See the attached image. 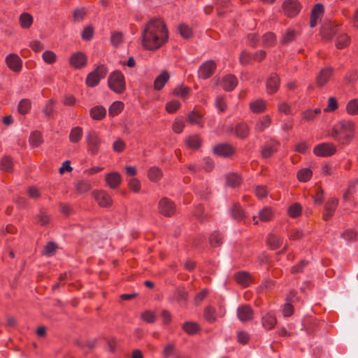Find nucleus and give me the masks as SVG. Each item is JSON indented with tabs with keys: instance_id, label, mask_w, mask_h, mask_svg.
Wrapping results in <instances>:
<instances>
[{
	"instance_id": "16",
	"label": "nucleus",
	"mask_w": 358,
	"mask_h": 358,
	"mask_svg": "<svg viewBox=\"0 0 358 358\" xmlns=\"http://www.w3.org/2000/svg\"><path fill=\"white\" fill-rule=\"evenodd\" d=\"M338 200L336 198H330L324 204V212L323 213V220H329L334 214L338 206Z\"/></svg>"
},
{
	"instance_id": "56",
	"label": "nucleus",
	"mask_w": 358,
	"mask_h": 358,
	"mask_svg": "<svg viewBox=\"0 0 358 358\" xmlns=\"http://www.w3.org/2000/svg\"><path fill=\"white\" fill-rule=\"evenodd\" d=\"M94 29L91 25L85 27L81 34L82 39L84 41H90L94 36Z\"/></svg>"
},
{
	"instance_id": "25",
	"label": "nucleus",
	"mask_w": 358,
	"mask_h": 358,
	"mask_svg": "<svg viewBox=\"0 0 358 358\" xmlns=\"http://www.w3.org/2000/svg\"><path fill=\"white\" fill-rule=\"evenodd\" d=\"M90 115L94 120H101L106 115V109L101 105L95 106L90 109Z\"/></svg>"
},
{
	"instance_id": "64",
	"label": "nucleus",
	"mask_w": 358,
	"mask_h": 358,
	"mask_svg": "<svg viewBox=\"0 0 358 358\" xmlns=\"http://www.w3.org/2000/svg\"><path fill=\"white\" fill-rule=\"evenodd\" d=\"M43 59L45 62L52 64L56 61V55L50 50H46L43 53Z\"/></svg>"
},
{
	"instance_id": "12",
	"label": "nucleus",
	"mask_w": 358,
	"mask_h": 358,
	"mask_svg": "<svg viewBox=\"0 0 358 358\" xmlns=\"http://www.w3.org/2000/svg\"><path fill=\"white\" fill-rule=\"evenodd\" d=\"M69 64L76 69H80L86 66L87 57L86 55L80 51L73 53L69 59Z\"/></svg>"
},
{
	"instance_id": "18",
	"label": "nucleus",
	"mask_w": 358,
	"mask_h": 358,
	"mask_svg": "<svg viewBox=\"0 0 358 358\" xmlns=\"http://www.w3.org/2000/svg\"><path fill=\"white\" fill-rule=\"evenodd\" d=\"M280 84V80L276 73H271L266 80V90L270 94L278 92Z\"/></svg>"
},
{
	"instance_id": "31",
	"label": "nucleus",
	"mask_w": 358,
	"mask_h": 358,
	"mask_svg": "<svg viewBox=\"0 0 358 358\" xmlns=\"http://www.w3.org/2000/svg\"><path fill=\"white\" fill-rule=\"evenodd\" d=\"M271 123V120L268 115H264L259 118V121L256 123L255 129L257 132H263L268 128Z\"/></svg>"
},
{
	"instance_id": "26",
	"label": "nucleus",
	"mask_w": 358,
	"mask_h": 358,
	"mask_svg": "<svg viewBox=\"0 0 358 358\" xmlns=\"http://www.w3.org/2000/svg\"><path fill=\"white\" fill-rule=\"evenodd\" d=\"M230 213L231 217L237 221H241L245 217V210L238 203L233 204L230 209Z\"/></svg>"
},
{
	"instance_id": "1",
	"label": "nucleus",
	"mask_w": 358,
	"mask_h": 358,
	"mask_svg": "<svg viewBox=\"0 0 358 358\" xmlns=\"http://www.w3.org/2000/svg\"><path fill=\"white\" fill-rule=\"evenodd\" d=\"M142 45L150 51H155L165 45L169 40V31L161 19L150 20L142 31Z\"/></svg>"
},
{
	"instance_id": "37",
	"label": "nucleus",
	"mask_w": 358,
	"mask_h": 358,
	"mask_svg": "<svg viewBox=\"0 0 358 358\" xmlns=\"http://www.w3.org/2000/svg\"><path fill=\"white\" fill-rule=\"evenodd\" d=\"M350 38L348 34L342 33L338 35L336 39V47L338 49H343L350 44Z\"/></svg>"
},
{
	"instance_id": "52",
	"label": "nucleus",
	"mask_w": 358,
	"mask_h": 358,
	"mask_svg": "<svg viewBox=\"0 0 358 358\" xmlns=\"http://www.w3.org/2000/svg\"><path fill=\"white\" fill-rule=\"evenodd\" d=\"M226 183L231 187H236L240 185L241 179L236 174L229 173L227 176Z\"/></svg>"
},
{
	"instance_id": "2",
	"label": "nucleus",
	"mask_w": 358,
	"mask_h": 358,
	"mask_svg": "<svg viewBox=\"0 0 358 358\" xmlns=\"http://www.w3.org/2000/svg\"><path fill=\"white\" fill-rule=\"evenodd\" d=\"M355 122L343 120L338 122L332 128L331 137L341 145H349L355 138Z\"/></svg>"
},
{
	"instance_id": "5",
	"label": "nucleus",
	"mask_w": 358,
	"mask_h": 358,
	"mask_svg": "<svg viewBox=\"0 0 358 358\" xmlns=\"http://www.w3.org/2000/svg\"><path fill=\"white\" fill-rule=\"evenodd\" d=\"M85 140L88 152L91 155H96L101 144V139L99 134L94 130H90L87 132Z\"/></svg>"
},
{
	"instance_id": "58",
	"label": "nucleus",
	"mask_w": 358,
	"mask_h": 358,
	"mask_svg": "<svg viewBox=\"0 0 358 358\" xmlns=\"http://www.w3.org/2000/svg\"><path fill=\"white\" fill-rule=\"evenodd\" d=\"M123 41V34L120 31H115L111 34L110 42L113 45L117 47Z\"/></svg>"
},
{
	"instance_id": "23",
	"label": "nucleus",
	"mask_w": 358,
	"mask_h": 358,
	"mask_svg": "<svg viewBox=\"0 0 358 358\" xmlns=\"http://www.w3.org/2000/svg\"><path fill=\"white\" fill-rule=\"evenodd\" d=\"M234 278L238 285L246 287L250 285L251 274L245 271H238L234 274Z\"/></svg>"
},
{
	"instance_id": "43",
	"label": "nucleus",
	"mask_w": 358,
	"mask_h": 358,
	"mask_svg": "<svg viewBox=\"0 0 358 358\" xmlns=\"http://www.w3.org/2000/svg\"><path fill=\"white\" fill-rule=\"evenodd\" d=\"M20 26L23 29H29L33 23V17L28 13H23L19 18Z\"/></svg>"
},
{
	"instance_id": "35",
	"label": "nucleus",
	"mask_w": 358,
	"mask_h": 358,
	"mask_svg": "<svg viewBox=\"0 0 358 358\" xmlns=\"http://www.w3.org/2000/svg\"><path fill=\"white\" fill-rule=\"evenodd\" d=\"M186 145L193 150H198L201 148L202 141L198 135L189 136L186 139Z\"/></svg>"
},
{
	"instance_id": "57",
	"label": "nucleus",
	"mask_w": 358,
	"mask_h": 358,
	"mask_svg": "<svg viewBox=\"0 0 358 358\" xmlns=\"http://www.w3.org/2000/svg\"><path fill=\"white\" fill-rule=\"evenodd\" d=\"M55 103V101L52 99L48 100L46 103L45 107L43 108V113L45 114V117H50L53 115Z\"/></svg>"
},
{
	"instance_id": "38",
	"label": "nucleus",
	"mask_w": 358,
	"mask_h": 358,
	"mask_svg": "<svg viewBox=\"0 0 358 358\" xmlns=\"http://www.w3.org/2000/svg\"><path fill=\"white\" fill-rule=\"evenodd\" d=\"M31 107V101L29 99H22L18 103L17 110L21 115L29 113Z\"/></svg>"
},
{
	"instance_id": "40",
	"label": "nucleus",
	"mask_w": 358,
	"mask_h": 358,
	"mask_svg": "<svg viewBox=\"0 0 358 358\" xmlns=\"http://www.w3.org/2000/svg\"><path fill=\"white\" fill-rule=\"evenodd\" d=\"M124 109V103L120 101L113 102L108 109L109 115L111 117L119 115Z\"/></svg>"
},
{
	"instance_id": "45",
	"label": "nucleus",
	"mask_w": 358,
	"mask_h": 358,
	"mask_svg": "<svg viewBox=\"0 0 358 358\" xmlns=\"http://www.w3.org/2000/svg\"><path fill=\"white\" fill-rule=\"evenodd\" d=\"M273 217V212L270 207H264L259 213V218L262 222H268Z\"/></svg>"
},
{
	"instance_id": "59",
	"label": "nucleus",
	"mask_w": 358,
	"mask_h": 358,
	"mask_svg": "<svg viewBox=\"0 0 358 358\" xmlns=\"http://www.w3.org/2000/svg\"><path fill=\"white\" fill-rule=\"evenodd\" d=\"M303 237L304 233L300 229H292L289 233V238L292 241L301 240Z\"/></svg>"
},
{
	"instance_id": "6",
	"label": "nucleus",
	"mask_w": 358,
	"mask_h": 358,
	"mask_svg": "<svg viewBox=\"0 0 358 358\" xmlns=\"http://www.w3.org/2000/svg\"><path fill=\"white\" fill-rule=\"evenodd\" d=\"M266 57V52L261 50L254 53H251L247 50H243L239 56V62L243 66H246L252 62H262Z\"/></svg>"
},
{
	"instance_id": "15",
	"label": "nucleus",
	"mask_w": 358,
	"mask_h": 358,
	"mask_svg": "<svg viewBox=\"0 0 358 358\" xmlns=\"http://www.w3.org/2000/svg\"><path fill=\"white\" fill-rule=\"evenodd\" d=\"M8 67L13 72L18 73L22 70V61L20 57L14 53H10L6 57Z\"/></svg>"
},
{
	"instance_id": "47",
	"label": "nucleus",
	"mask_w": 358,
	"mask_h": 358,
	"mask_svg": "<svg viewBox=\"0 0 358 358\" xmlns=\"http://www.w3.org/2000/svg\"><path fill=\"white\" fill-rule=\"evenodd\" d=\"M178 30L180 36L185 39H189L193 36L192 28L185 24H180Z\"/></svg>"
},
{
	"instance_id": "11",
	"label": "nucleus",
	"mask_w": 358,
	"mask_h": 358,
	"mask_svg": "<svg viewBox=\"0 0 358 358\" xmlns=\"http://www.w3.org/2000/svg\"><path fill=\"white\" fill-rule=\"evenodd\" d=\"M176 209L175 203L166 197L162 198L159 202V213L166 217L173 215L176 213Z\"/></svg>"
},
{
	"instance_id": "36",
	"label": "nucleus",
	"mask_w": 358,
	"mask_h": 358,
	"mask_svg": "<svg viewBox=\"0 0 358 358\" xmlns=\"http://www.w3.org/2000/svg\"><path fill=\"white\" fill-rule=\"evenodd\" d=\"M162 171L157 166H152L150 168L148 171V178L152 182H156L159 181L162 178Z\"/></svg>"
},
{
	"instance_id": "61",
	"label": "nucleus",
	"mask_w": 358,
	"mask_h": 358,
	"mask_svg": "<svg viewBox=\"0 0 358 358\" xmlns=\"http://www.w3.org/2000/svg\"><path fill=\"white\" fill-rule=\"evenodd\" d=\"M129 188L135 193H138L141 190V182L136 178H131L128 182Z\"/></svg>"
},
{
	"instance_id": "21",
	"label": "nucleus",
	"mask_w": 358,
	"mask_h": 358,
	"mask_svg": "<svg viewBox=\"0 0 358 358\" xmlns=\"http://www.w3.org/2000/svg\"><path fill=\"white\" fill-rule=\"evenodd\" d=\"M324 12V6L321 3H316L311 10L310 27L313 28L317 23V20L322 17Z\"/></svg>"
},
{
	"instance_id": "22",
	"label": "nucleus",
	"mask_w": 358,
	"mask_h": 358,
	"mask_svg": "<svg viewBox=\"0 0 358 358\" xmlns=\"http://www.w3.org/2000/svg\"><path fill=\"white\" fill-rule=\"evenodd\" d=\"M106 182L111 189L117 188L122 182L121 175L118 172H110L106 175Z\"/></svg>"
},
{
	"instance_id": "63",
	"label": "nucleus",
	"mask_w": 358,
	"mask_h": 358,
	"mask_svg": "<svg viewBox=\"0 0 358 358\" xmlns=\"http://www.w3.org/2000/svg\"><path fill=\"white\" fill-rule=\"evenodd\" d=\"M309 262L308 260L303 259L296 265L293 266L291 268L292 273H301L303 271V268L308 264Z\"/></svg>"
},
{
	"instance_id": "42",
	"label": "nucleus",
	"mask_w": 358,
	"mask_h": 358,
	"mask_svg": "<svg viewBox=\"0 0 358 358\" xmlns=\"http://www.w3.org/2000/svg\"><path fill=\"white\" fill-rule=\"evenodd\" d=\"M75 187L78 194H85L92 189V185L90 181L82 180L75 185Z\"/></svg>"
},
{
	"instance_id": "27",
	"label": "nucleus",
	"mask_w": 358,
	"mask_h": 358,
	"mask_svg": "<svg viewBox=\"0 0 358 358\" xmlns=\"http://www.w3.org/2000/svg\"><path fill=\"white\" fill-rule=\"evenodd\" d=\"M234 132L238 138L245 139L250 134V129L245 122H240L236 125L234 128Z\"/></svg>"
},
{
	"instance_id": "24",
	"label": "nucleus",
	"mask_w": 358,
	"mask_h": 358,
	"mask_svg": "<svg viewBox=\"0 0 358 358\" xmlns=\"http://www.w3.org/2000/svg\"><path fill=\"white\" fill-rule=\"evenodd\" d=\"M170 78L167 71H163L154 80V89L155 90H161L165 84L169 81Z\"/></svg>"
},
{
	"instance_id": "53",
	"label": "nucleus",
	"mask_w": 358,
	"mask_h": 358,
	"mask_svg": "<svg viewBox=\"0 0 358 358\" xmlns=\"http://www.w3.org/2000/svg\"><path fill=\"white\" fill-rule=\"evenodd\" d=\"M302 208L299 203H295L290 206L288 208V215L293 218H296L301 215Z\"/></svg>"
},
{
	"instance_id": "50",
	"label": "nucleus",
	"mask_w": 358,
	"mask_h": 358,
	"mask_svg": "<svg viewBox=\"0 0 358 358\" xmlns=\"http://www.w3.org/2000/svg\"><path fill=\"white\" fill-rule=\"evenodd\" d=\"M313 173L310 169H302L297 173V179L300 182H306L312 177Z\"/></svg>"
},
{
	"instance_id": "44",
	"label": "nucleus",
	"mask_w": 358,
	"mask_h": 358,
	"mask_svg": "<svg viewBox=\"0 0 358 358\" xmlns=\"http://www.w3.org/2000/svg\"><path fill=\"white\" fill-rule=\"evenodd\" d=\"M203 315L206 320L210 324L214 323L216 321V310L210 306H208L205 308Z\"/></svg>"
},
{
	"instance_id": "28",
	"label": "nucleus",
	"mask_w": 358,
	"mask_h": 358,
	"mask_svg": "<svg viewBox=\"0 0 358 358\" xmlns=\"http://www.w3.org/2000/svg\"><path fill=\"white\" fill-rule=\"evenodd\" d=\"M262 323L266 329H272L277 323L275 315L272 313H267L262 317Z\"/></svg>"
},
{
	"instance_id": "13",
	"label": "nucleus",
	"mask_w": 358,
	"mask_h": 358,
	"mask_svg": "<svg viewBox=\"0 0 358 358\" xmlns=\"http://www.w3.org/2000/svg\"><path fill=\"white\" fill-rule=\"evenodd\" d=\"M280 143L274 139L266 141L262 148L261 155L264 159L271 157L278 149Z\"/></svg>"
},
{
	"instance_id": "19",
	"label": "nucleus",
	"mask_w": 358,
	"mask_h": 358,
	"mask_svg": "<svg viewBox=\"0 0 358 358\" xmlns=\"http://www.w3.org/2000/svg\"><path fill=\"white\" fill-rule=\"evenodd\" d=\"M238 85V79L233 74L224 76L220 81L222 88L226 92L233 91Z\"/></svg>"
},
{
	"instance_id": "7",
	"label": "nucleus",
	"mask_w": 358,
	"mask_h": 358,
	"mask_svg": "<svg viewBox=\"0 0 358 358\" xmlns=\"http://www.w3.org/2000/svg\"><path fill=\"white\" fill-rule=\"evenodd\" d=\"M213 152L219 157L230 158L236 152V148L230 143H219L213 148Z\"/></svg>"
},
{
	"instance_id": "49",
	"label": "nucleus",
	"mask_w": 358,
	"mask_h": 358,
	"mask_svg": "<svg viewBox=\"0 0 358 358\" xmlns=\"http://www.w3.org/2000/svg\"><path fill=\"white\" fill-rule=\"evenodd\" d=\"M30 144L36 148L38 147L43 143L42 135L40 131H35L32 132L29 137Z\"/></svg>"
},
{
	"instance_id": "8",
	"label": "nucleus",
	"mask_w": 358,
	"mask_h": 358,
	"mask_svg": "<svg viewBox=\"0 0 358 358\" xmlns=\"http://www.w3.org/2000/svg\"><path fill=\"white\" fill-rule=\"evenodd\" d=\"M337 151L336 146L332 143H322L313 149V153L318 157H327L334 155Z\"/></svg>"
},
{
	"instance_id": "20",
	"label": "nucleus",
	"mask_w": 358,
	"mask_h": 358,
	"mask_svg": "<svg viewBox=\"0 0 358 358\" xmlns=\"http://www.w3.org/2000/svg\"><path fill=\"white\" fill-rule=\"evenodd\" d=\"M94 196L99 205L101 207H109L113 203V199L111 196L105 191L101 190L98 192H94Z\"/></svg>"
},
{
	"instance_id": "29",
	"label": "nucleus",
	"mask_w": 358,
	"mask_h": 358,
	"mask_svg": "<svg viewBox=\"0 0 358 358\" xmlns=\"http://www.w3.org/2000/svg\"><path fill=\"white\" fill-rule=\"evenodd\" d=\"M266 101L262 99H257L250 102V109L254 113H262L266 109Z\"/></svg>"
},
{
	"instance_id": "4",
	"label": "nucleus",
	"mask_w": 358,
	"mask_h": 358,
	"mask_svg": "<svg viewBox=\"0 0 358 358\" xmlns=\"http://www.w3.org/2000/svg\"><path fill=\"white\" fill-rule=\"evenodd\" d=\"M108 72L106 64H100L96 66L94 71L90 72L86 78L85 83L90 87L97 86L100 80L104 78Z\"/></svg>"
},
{
	"instance_id": "46",
	"label": "nucleus",
	"mask_w": 358,
	"mask_h": 358,
	"mask_svg": "<svg viewBox=\"0 0 358 358\" xmlns=\"http://www.w3.org/2000/svg\"><path fill=\"white\" fill-rule=\"evenodd\" d=\"M58 248L57 245L52 241H49L44 246L42 254L48 257L53 256Z\"/></svg>"
},
{
	"instance_id": "10",
	"label": "nucleus",
	"mask_w": 358,
	"mask_h": 358,
	"mask_svg": "<svg viewBox=\"0 0 358 358\" xmlns=\"http://www.w3.org/2000/svg\"><path fill=\"white\" fill-rule=\"evenodd\" d=\"M282 10L288 17H294L299 14L301 5L298 0H285L282 5Z\"/></svg>"
},
{
	"instance_id": "33",
	"label": "nucleus",
	"mask_w": 358,
	"mask_h": 358,
	"mask_svg": "<svg viewBox=\"0 0 358 358\" xmlns=\"http://www.w3.org/2000/svg\"><path fill=\"white\" fill-rule=\"evenodd\" d=\"M182 329L187 334L194 335L200 330V327L196 322L189 321L182 324Z\"/></svg>"
},
{
	"instance_id": "54",
	"label": "nucleus",
	"mask_w": 358,
	"mask_h": 358,
	"mask_svg": "<svg viewBox=\"0 0 358 358\" xmlns=\"http://www.w3.org/2000/svg\"><path fill=\"white\" fill-rule=\"evenodd\" d=\"M346 110L350 115H358V99L350 101L346 106Z\"/></svg>"
},
{
	"instance_id": "32",
	"label": "nucleus",
	"mask_w": 358,
	"mask_h": 358,
	"mask_svg": "<svg viewBox=\"0 0 358 358\" xmlns=\"http://www.w3.org/2000/svg\"><path fill=\"white\" fill-rule=\"evenodd\" d=\"M266 243L271 250H275L281 246L282 241L281 238L277 237L274 234H269L266 238Z\"/></svg>"
},
{
	"instance_id": "34",
	"label": "nucleus",
	"mask_w": 358,
	"mask_h": 358,
	"mask_svg": "<svg viewBox=\"0 0 358 358\" xmlns=\"http://www.w3.org/2000/svg\"><path fill=\"white\" fill-rule=\"evenodd\" d=\"M188 298V293L183 287H178L175 292L176 301L180 305L185 304Z\"/></svg>"
},
{
	"instance_id": "62",
	"label": "nucleus",
	"mask_w": 358,
	"mask_h": 358,
	"mask_svg": "<svg viewBox=\"0 0 358 358\" xmlns=\"http://www.w3.org/2000/svg\"><path fill=\"white\" fill-rule=\"evenodd\" d=\"M190 89L188 87H177L173 91V94L177 96L185 98L189 93Z\"/></svg>"
},
{
	"instance_id": "51",
	"label": "nucleus",
	"mask_w": 358,
	"mask_h": 358,
	"mask_svg": "<svg viewBox=\"0 0 358 358\" xmlns=\"http://www.w3.org/2000/svg\"><path fill=\"white\" fill-rule=\"evenodd\" d=\"M295 37L296 31L292 29H288L282 36L280 43L283 45H288L295 39Z\"/></svg>"
},
{
	"instance_id": "14",
	"label": "nucleus",
	"mask_w": 358,
	"mask_h": 358,
	"mask_svg": "<svg viewBox=\"0 0 358 358\" xmlns=\"http://www.w3.org/2000/svg\"><path fill=\"white\" fill-rule=\"evenodd\" d=\"M334 72V68L331 66L322 69L316 77V83L318 87L324 86L330 80Z\"/></svg>"
},
{
	"instance_id": "30",
	"label": "nucleus",
	"mask_w": 358,
	"mask_h": 358,
	"mask_svg": "<svg viewBox=\"0 0 358 358\" xmlns=\"http://www.w3.org/2000/svg\"><path fill=\"white\" fill-rule=\"evenodd\" d=\"M13 158L8 155H4L0 162V169L5 172L12 173L13 171Z\"/></svg>"
},
{
	"instance_id": "17",
	"label": "nucleus",
	"mask_w": 358,
	"mask_h": 358,
	"mask_svg": "<svg viewBox=\"0 0 358 358\" xmlns=\"http://www.w3.org/2000/svg\"><path fill=\"white\" fill-rule=\"evenodd\" d=\"M237 316L241 322H248L253 319L254 311L250 305H242L237 309Z\"/></svg>"
},
{
	"instance_id": "48",
	"label": "nucleus",
	"mask_w": 358,
	"mask_h": 358,
	"mask_svg": "<svg viewBox=\"0 0 358 358\" xmlns=\"http://www.w3.org/2000/svg\"><path fill=\"white\" fill-rule=\"evenodd\" d=\"M223 236L219 231L213 232L209 237V242L211 246L218 247L222 244Z\"/></svg>"
},
{
	"instance_id": "60",
	"label": "nucleus",
	"mask_w": 358,
	"mask_h": 358,
	"mask_svg": "<svg viewBox=\"0 0 358 358\" xmlns=\"http://www.w3.org/2000/svg\"><path fill=\"white\" fill-rule=\"evenodd\" d=\"M194 215L200 222H204V207L201 204H198L194 207Z\"/></svg>"
},
{
	"instance_id": "39",
	"label": "nucleus",
	"mask_w": 358,
	"mask_h": 358,
	"mask_svg": "<svg viewBox=\"0 0 358 358\" xmlns=\"http://www.w3.org/2000/svg\"><path fill=\"white\" fill-rule=\"evenodd\" d=\"M83 136V129L80 127H76L71 129L69 134V141L76 143L79 142Z\"/></svg>"
},
{
	"instance_id": "9",
	"label": "nucleus",
	"mask_w": 358,
	"mask_h": 358,
	"mask_svg": "<svg viewBox=\"0 0 358 358\" xmlns=\"http://www.w3.org/2000/svg\"><path fill=\"white\" fill-rule=\"evenodd\" d=\"M217 64L214 60L204 62L198 69V77L203 80L210 78L215 72Z\"/></svg>"
},
{
	"instance_id": "41",
	"label": "nucleus",
	"mask_w": 358,
	"mask_h": 358,
	"mask_svg": "<svg viewBox=\"0 0 358 358\" xmlns=\"http://www.w3.org/2000/svg\"><path fill=\"white\" fill-rule=\"evenodd\" d=\"M276 42V36L273 32H267L262 36L263 46L269 48L275 45Z\"/></svg>"
},
{
	"instance_id": "55",
	"label": "nucleus",
	"mask_w": 358,
	"mask_h": 358,
	"mask_svg": "<svg viewBox=\"0 0 358 358\" xmlns=\"http://www.w3.org/2000/svg\"><path fill=\"white\" fill-rule=\"evenodd\" d=\"M181 106V103L178 100H173L169 101L166 104V110L169 113H176Z\"/></svg>"
},
{
	"instance_id": "3",
	"label": "nucleus",
	"mask_w": 358,
	"mask_h": 358,
	"mask_svg": "<svg viewBox=\"0 0 358 358\" xmlns=\"http://www.w3.org/2000/svg\"><path fill=\"white\" fill-rule=\"evenodd\" d=\"M108 87L117 94H122L126 90L125 78L123 73L118 70L112 72L108 78Z\"/></svg>"
}]
</instances>
